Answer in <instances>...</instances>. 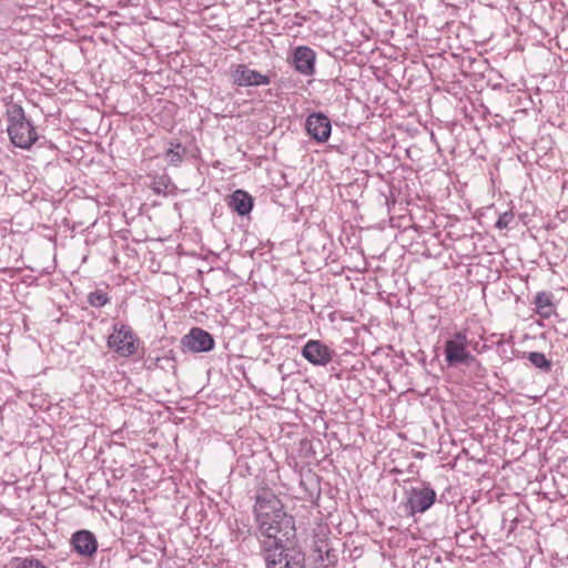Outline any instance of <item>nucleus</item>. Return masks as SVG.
Masks as SVG:
<instances>
[{
    "instance_id": "20e7f679",
    "label": "nucleus",
    "mask_w": 568,
    "mask_h": 568,
    "mask_svg": "<svg viewBox=\"0 0 568 568\" xmlns=\"http://www.w3.org/2000/svg\"><path fill=\"white\" fill-rule=\"evenodd\" d=\"M135 342V335L129 325L114 324L113 333L108 339V345L120 356L129 357L136 353Z\"/></svg>"
},
{
    "instance_id": "6e6552de",
    "label": "nucleus",
    "mask_w": 568,
    "mask_h": 568,
    "mask_svg": "<svg viewBox=\"0 0 568 568\" xmlns=\"http://www.w3.org/2000/svg\"><path fill=\"white\" fill-rule=\"evenodd\" d=\"M302 356L315 366H326L332 362L334 351L321 341L310 339L302 348Z\"/></svg>"
},
{
    "instance_id": "6ab92c4d",
    "label": "nucleus",
    "mask_w": 568,
    "mask_h": 568,
    "mask_svg": "<svg viewBox=\"0 0 568 568\" xmlns=\"http://www.w3.org/2000/svg\"><path fill=\"white\" fill-rule=\"evenodd\" d=\"M514 219V214L513 212H505L504 214H501L497 222H496V226L500 230L503 229H506L509 226V224L511 223Z\"/></svg>"
},
{
    "instance_id": "7ed1b4c3",
    "label": "nucleus",
    "mask_w": 568,
    "mask_h": 568,
    "mask_svg": "<svg viewBox=\"0 0 568 568\" xmlns=\"http://www.w3.org/2000/svg\"><path fill=\"white\" fill-rule=\"evenodd\" d=\"M469 346L467 329H462L453 334L444 345L445 359L448 366H457L460 364H470L476 358L467 349Z\"/></svg>"
},
{
    "instance_id": "1a4fd4ad",
    "label": "nucleus",
    "mask_w": 568,
    "mask_h": 568,
    "mask_svg": "<svg viewBox=\"0 0 568 568\" xmlns=\"http://www.w3.org/2000/svg\"><path fill=\"white\" fill-rule=\"evenodd\" d=\"M436 500V493L429 486L413 487L409 491L408 505L410 511L425 513Z\"/></svg>"
},
{
    "instance_id": "2eb2a0df",
    "label": "nucleus",
    "mask_w": 568,
    "mask_h": 568,
    "mask_svg": "<svg viewBox=\"0 0 568 568\" xmlns=\"http://www.w3.org/2000/svg\"><path fill=\"white\" fill-rule=\"evenodd\" d=\"M528 359L537 368H540L545 372H549L551 369V362L547 359L542 353L530 352L528 354Z\"/></svg>"
},
{
    "instance_id": "dca6fc26",
    "label": "nucleus",
    "mask_w": 568,
    "mask_h": 568,
    "mask_svg": "<svg viewBox=\"0 0 568 568\" xmlns=\"http://www.w3.org/2000/svg\"><path fill=\"white\" fill-rule=\"evenodd\" d=\"M110 301L108 294L102 290H95L88 295V303L93 307H102Z\"/></svg>"
},
{
    "instance_id": "423d86ee",
    "label": "nucleus",
    "mask_w": 568,
    "mask_h": 568,
    "mask_svg": "<svg viewBox=\"0 0 568 568\" xmlns=\"http://www.w3.org/2000/svg\"><path fill=\"white\" fill-rule=\"evenodd\" d=\"M183 348L192 353L210 352L215 346L213 336L200 327H193L181 338Z\"/></svg>"
},
{
    "instance_id": "f03ea898",
    "label": "nucleus",
    "mask_w": 568,
    "mask_h": 568,
    "mask_svg": "<svg viewBox=\"0 0 568 568\" xmlns=\"http://www.w3.org/2000/svg\"><path fill=\"white\" fill-rule=\"evenodd\" d=\"M7 132L11 143L29 150L39 139L32 122L27 119L23 108L12 100L6 102Z\"/></svg>"
},
{
    "instance_id": "39448f33",
    "label": "nucleus",
    "mask_w": 568,
    "mask_h": 568,
    "mask_svg": "<svg viewBox=\"0 0 568 568\" xmlns=\"http://www.w3.org/2000/svg\"><path fill=\"white\" fill-rule=\"evenodd\" d=\"M287 61L304 77H312L316 72V53L307 45L295 47Z\"/></svg>"
},
{
    "instance_id": "9b49d317",
    "label": "nucleus",
    "mask_w": 568,
    "mask_h": 568,
    "mask_svg": "<svg viewBox=\"0 0 568 568\" xmlns=\"http://www.w3.org/2000/svg\"><path fill=\"white\" fill-rule=\"evenodd\" d=\"M72 549L81 557H92L98 550V540L93 532L82 529L71 537Z\"/></svg>"
},
{
    "instance_id": "a211bd4d",
    "label": "nucleus",
    "mask_w": 568,
    "mask_h": 568,
    "mask_svg": "<svg viewBox=\"0 0 568 568\" xmlns=\"http://www.w3.org/2000/svg\"><path fill=\"white\" fill-rule=\"evenodd\" d=\"M168 186H169V179L165 176L154 179L151 183L152 191L158 195H161V194L165 195Z\"/></svg>"
},
{
    "instance_id": "0eeeda50",
    "label": "nucleus",
    "mask_w": 568,
    "mask_h": 568,
    "mask_svg": "<svg viewBox=\"0 0 568 568\" xmlns=\"http://www.w3.org/2000/svg\"><path fill=\"white\" fill-rule=\"evenodd\" d=\"M233 84L237 87H261L268 85L271 79L256 70L250 69L246 64L234 65L231 72Z\"/></svg>"
},
{
    "instance_id": "4468645a",
    "label": "nucleus",
    "mask_w": 568,
    "mask_h": 568,
    "mask_svg": "<svg viewBox=\"0 0 568 568\" xmlns=\"http://www.w3.org/2000/svg\"><path fill=\"white\" fill-rule=\"evenodd\" d=\"M186 153V149L181 143H170V148L166 151L165 159L169 164L178 166Z\"/></svg>"
},
{
    "instance_id": "f257e3e1",
    "label": "nucleus",
    "mask_w": 568,
    "mask_h": 568,
    "mask_svg": "<svg viewBox=\"0 0 568 568\" xmlns=\"http://www.w3.org/2000/svg\"><path fill=\"white\" fill-rule=\"evenodd\" d=\"M254 515L266 568H305L304 551L293 545L295 520L283 509L282 501L270 490L257 493Z\"/></svg>"
},
{
    "instance_id": "f3484780",
    "label": "nucleus",
    "mask_w": 568,
    "mask_h": 568,
    "mask_svg": "<svg viewBox=\"0 0 568 568\" xmlns=\"http://www.w3.org/2000/svg\"><path fill=\"white\" fill-rule=\"evenodd\" d=\"M14 568H48L41 560L34 557L16 558Z\"/></svg>"
},
{
    "instance_id": "ddd939ff",
    "label": "nucleus",
    "mask_w": 568,
    "mask_h": 568,
    "mask_svg": "<svg viewBox=\"0 0 568 568\" xmlns=\"http://www.w3.org/2000/svg\"><path fill=\"white\" fill-rule=\"evenodd\" d=\"M552 294L550 292H538L534 298L536 312L542 317H549L554 313Z\"/></svg>"
},
{
    "instance_id": "9d476101",
    "label": "nucleus",
    "mask_w": 568,
    "mask_h": 568,
    "mask_svg": "<svg viewBox=\"0 0 568 568\" xmlns=\"http://www.w3.org/2000/svg\"><path fill=\"white\" fill-rule=\"evenodd\" d=\"M305 128L307 133L317 142H326L331 136L329 119L321 112L310 114Z\"/></svg>"
},
{
    "instance_id": "aec40b11",
    "label": "nucleus",
    "mask_w": 568,
    "mask_h": 568,
    "mask_svg": "<svg viewBox=\"0 0 568 568\" xmlns=\"http://www.w3.org/2000/svg\"><path fill=\"white\" fill-rule=\"evenodd\" d=\"M326 556H327V558H329V556H331L329 550L326 551Z\"/></svg>"
},
{
    "instance_id": "f8f14e48",
    "label": "nucleus",
    "mask_w": 568,
    "mask_h": 568,
    "mask_svg": "<svg viewBox=\"0 0 568 568\" xmlns=\"http://www.w3.org/2000/svg\"><path fill=\"white\" fill-rule=\"evenodd\" d=\"M253 203V197L243 190L234 191L227 201L229 207L241 216L247 215L252 211Z\"/></svg>"
}]
</instances>
